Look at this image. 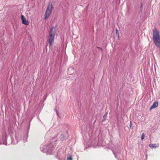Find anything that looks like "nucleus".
<instances>
[{
  "mask_svg": "<svg viewBox=\"0 0 160 160\" xmlns=\"http://www.w3.org/2000/svg\"><path fill=\"white\" fill-rule=\"evenodd\" d=\"M153 40L154 44L158 48H160V36L159 32L157 29L153 30Z\"/></svg>",
  "mask_w": 160,
  "mask_h": 160,
  "instance_id": "nucleus-1",
  "label": "nucleus"
},
{
  "mask_svg": "<svg viewBox=\"0 0 160 160\" xmlns=\"http://www.w3.org/2000/svg\"><path fill=\"white\" fill-rule=\"evenodd\" d=\"M53 29H55L54 27L51 28V30L49 32V38L48 41L49 43V47L51 46L52 44L54 42V38L55 37V32Z\"/></svg>",
  "mask_w": 160,
  "mask_h": 160,
  "instance_id": "nucleus-2",
  "label": "nucleus"
},
{
  "mask_svg": "<svg viewBox=\"0 0 160 160\" xmlns=\"http://www.w3.org/2000/svg\"><path fill=\"white\" fill-rule=\"evenodd\" d=\"M52 3H49L48 6L45 14V19H46L50 16L52 11Z\"/></svg>",
  "mask_w": 160,
  "mask_h": 160,
  "instance_id": "nucleus-3",
  "label": "nucleus"
},
{
  "mask_svg": "<svg viewBox=\"0 0 160 160\" xmlns=\"http://www.w3.org/2000/svg\"><path fill=\"white\" fill-rule=\"evenodd\" d=\"M21 19L22 21V23L26 25H28L29 22L25 18L24 16L23 15H22L21 16Z\"/></svg>",
  "mask_w": 160,
  "mask_h": 160,
  "instance_id": "nucleus-4",
  "label": "nucleus"
},
{
  "mask_svg": "<svg viewBox=\"0 0 160 160\" xmlns=\"http://www.w3.org/2000/svg\"><path fill=\"white\" fill-rule=\"evenodd\" d=\"M158 102H154L152 104V105L151 107L150 108V110H151L152 108H155L158 106Z\"/></svg>",
  "mask_w": 160,
  "mask_h": 160,
  "instance_id": "nucleus-5",
  "label": "nucleus"
},
{
  "mask_svg": "<svg viewBox=\"0 0 160 160\" xmlns=\"http://www.w3.org/2000/svg\"><path fill=\"white\" fill-rule=\"evenodd\" d=\"M149 146L151 148H154L158 147L159 146V145L158 144H150L149 145Z\"/></svg>",
  "mask_w": 160,
  "mask_h": 160,
  "instance_id": "nucleus-6",
  "label": "nucleus"
},
{
  "mask_svg": "<svg viewBox=\"0 0 160 160\" xmlns=\"http://www.w3.org/2000/svg\"><path fill=\"white\" fill-rule=\"evenodd\" d=\"M7 139L6 137H5L4 138H3V144L5 145H7V142H6V140Z\"/></svg>",
  "mask_w": 160,
  "mask_h": 160,
  "instance_id": "nucleus-7",
  "label": "nucleus"
},
{
  "mask_svg": "<svg viewBox=\"0 0 160 160\" xmlns=\"http://www.w3.org/2000/svg\"><path fill=\"white\" fill-rule=\"evenodd\" d=\"M107 114H108V112H106L105 113V114H104V115H103V118L102 119V121L103 122L106 120L105 118L106 117Z\"/></svg>",
  "mask_w": 160,
  "mask_h": 160,
  "instance_id": "nucleus-8",
  "label": "nucleus"
},
{
  "mask_svg": "<svg viewBox=\"0 0 160 160\" xmlns=\"http://www.w3.org/2000/svg\"><path fill=\"white\" fill-rule=\"evenodd\" d=\"M145 134L144 133H143L142 134V136H141V140H143L144 138H145Z\"/></svg>",
  "mask_w": 160,
  "mask_h": 160,
  "instance_id": "nucleus-9",
  "label": "nucleus"
},
{
  "mask_svg": "<svg viewBox=\"0 0 160 160\" xmlns=\"http://www.w3.org/2000/svg\"><path fill=\"white\" fill-rule=\"evenodd\" d=\"M130 127L132 129L133 128V126H132V122L131 121L130 122Z\"/></svg>",
  "mask_w": 160,
  "mask_h": 160,
  "instance_id": "nucleus-10",
  "label": "nucleus"
},
{
  "mask_svg": "<svg viewBox=\"0 0 160 160\" xmlns=\"http://www.w3.org/2000/svg\"><path fill=\"white\" fill-rule=\"evenodd\" d=\"M67 159L68 160H72V157L71 156H69L67 157Z\"/></svg>",
  "mask_w": 160,
  "mask_h": 160,
  "instance_id": "nucleus-11",
  "label": "nucleus"
},
{
  "mask_svg": "<svg viewBox=\"0 0 160 160\" xmlns=\"http://www.w3.org/2000/svg\"><path fill=\"white\" fill-rule=\"evenodd\" d=\"M98 49L100 50H102V48H100V47H98Z\"/></svg>",
  "mask_w": 160,
  "mask_h": 160,
  "instance_id": "nucleus-12",
  "label": "nucleus"
},
{
  "mask_svg": "<svg viewBox=\"0 0 160 160\" xmlns=\"http://www.w3.org/2000/svg\"><path fill=\"white\" fill-rule=\"evenodd\" d=\"M113 153L114 154V156H115V157L116 158V154H115V153L114 152H113Z\"/></svg>",
  "mask_w": 160,
  "mask_h": 160,
  "instance_id": "nucleus-13",
  "label": "nucleus"
},
{
  "mask_svg": "<svg viewBox=\"0 0 160 160\" xmlns=\"http://www.w3.org/2000/svg\"><path fill=\"white\" fill-rule=\"evenodd\" d=\"M52 144V143L50 144V146H51V145Z\"/></svg>",
  "mask_w": 160,
  "mask_h": 160,
  "instance_id": "nucleus-14",
  "label": "nucleus"
},
{
  "mask_svg": "<svg viewBox=\"0 0 160 160\" xmlns=\"http://www.w3.org/2000/svg\"><path fill=\"white\" fill-rule=\"evenodd\" d=\"M26 137V138H27V137H28V136H25Z\"/></svg>",
  "mask_w": 160,
  "mask_h": 160,
  "instance_id": "nucleus-15",
  "label": "nucleus"
},
{
  "mask_svg": "<svg viewBox=\"0 0 160 160\" xmlns=\"http://www.w3.org/2000/svg\"><path fill=\"white\" fill-rule=\"evenodd\" d=\"M62 136V134H61V137Z\"/></svg>",
  "mask_w": 160,
  "mask_h": 160,
  "instance_id": "nucleus-16",
  "label": "nucleus"
},
{
  "mask_svg": "<svg viewBox=\"0 0 160 160\" xmlns=\"http://www.w3.org/2000/svg\"><path fill=\"white\" fill-rule=\"evenodd\" d=\"M57 115H58V113H57Z\"/></svg>",
  "mask_w": 160,
  "mask_h": 160,
  "instance_id": "nucleus-17",
  "label": "nucleus"
},
{
  "mask_svg": "<svg viewBox=\"0 0 160 160\" xmlns=\"http://www.w3.org/2000/svg\"><path fill=\"white\" fill-rule=\"evenodd\" d=\"M15 138L16 139H17V138H16V137H15Z\"/></svg>",
  "mask_w": 160,
  "mask_h": 160,
  "instance_id": "nucleus-18",
  "label": "nucleus"
},
{
  "mask_svg": "<svg viewBox=\"0 0 160 160\" xmlns=\"http://www.w3.org/2000/svg\"><path fill=\"white\" fill-rule=\"evenodd\" d=\"M116 31H118V30H117V29H116Z\"/></svg>",
  "mask_w": 160,
  "mask_h": 160,
  "instance_id": "nucleus-19",
  "label": "nucleus"
},
{
  "mask_svg": "<svg viewBox=\"0 0 160 160\" xmlns=\"http://www.w3.org/2000/svg\"><path fill=\"white\" fill-rule=\"evenodd\" d=\"M1 144V143H0V144Z\"/></svg>",
  "mask_w": 160,
  "mask_h": 160,
  "instance_id": "nucleus-20",
  "label": "nucleus"
}]
</instances>
